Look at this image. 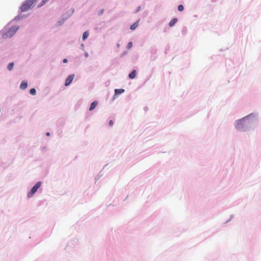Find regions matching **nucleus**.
Listing matches in <instances>:
<instances>
[{
    "label": "nucleus",
    "mask_w": 261,
    "mask_h": 261,
    "mask_svg": "<svg viewBox=\"0 0 261 261\" xmlns=\"http://www.w3.org/2000/svg\"><path fill=\"white\" fill-rule=\"evenodd\" d=\"M36 2V0L25 1L20 7L21 11L24 12L28 11L35 4Z\"/></svg>",
    "instance_id": "obj_1"
},
{
    "label": "nucleus",
    "mask_w": 261,
    "mask_h": 261,
    "mask_svg": "<svg viewBox=\"0 0 261 261\" xmlns=\"http://www.w3.org/2000/svg\"><path fill=\"white\" fill-rule=\"evenodd\" d=\"M19 29V27L18 26H13L10 28L5 33L3 34L2 37L4 39H6L9 37H11L13 36L15 33Z\"/></svg>",
    "instance_id": "obj_2"
},
{
    "label": "nucleus",
    "mask_w": 261,
    "mask_h": 261,
    "mask_svg": "<svg viewBox=\"0 0 261 261\" xmlns=\"http://www.w3.org/2000/svg\"><path fill=\"white\" fill-rule=\"evenodd\" d=\"M248 116H246L244 117L243 119H240L238 120L236 123V127L237 129L241 130H243L245 126V119Z\"/></svg>",
    "instance_id": "obj_3"
},
{
    "label": "nucleus",
    "mask_w": 261,
    "mask_h": 261,
    "mask_svg": "<svg viewBox=\"0 0 261 261\" xmlns=\"http://www.w3.org/2000/svg\"><path fill=\"white\" fill-rule=\"evenodd\" d=\"M41 185V182H37L35 185L32 188L31 191L28 193V196L29 197L32 196L37 191V190L40 187Z\"/></svg>",
    "instance_id": "obj_4"
},
{
    "label": "nucleus",
    "mask_w": 261,
    "mask_h": 261,
    "mask_svg": "<svg viewBox=\"0 0 261 261\" xmlns=\"http://www.w3.org/2000/svg\"><path fill=\"white\" fill-rule=\"evenodd\" d=\"M74 79V75L73 74H71V75H69L66 81H65V86H69L71 83L72 82L73 80Z\"/></svg>",
    "instance_id": "obj_5"
},
{
    "label": "nucleus",
    "mask_w": 261,
    "mask_h": 261,
    "mask_svg": "<svg viewBox=\"0 0 261 261\" xmlns=\"http://www.w3.org/2000/svg\"><path fill=\"white\" fill-rule=\"evenodd\" d=\"M124 92V90L123 89H115V95L114 96V99L115 98V97L117 96V95L120 94Z\"/></svg>",
    "instance_id": "obj_6"
},
{
    "label": "nucleus",
    "mask_w": 261,
    "mask_h": 261,
    "mask_svg": "<svg viewBox=\"0 0 261 261\" xmlns=\"http://www.w3.org/2000/svg\"><path fill=\"white\" fill-rule=\"evenodd\" d=\"M28 87V83L26 81H22L20 85V88L21 90L25 89Z\"/></svg>",
    "instance_id": "obj_7"
},
{
    "label": "nucleus",
    "mask_w": 261,
    "mask_h": 261,
    "mask_svg": "<svg viewBox=\"0 0 261 261\" xmlns=\"http://www.w3.org/2000/svg\"><path fill=\"white\" fill-rule=\"evenodd\" d=\"M97 103H98V102L96 101H94L93 102H92V103L91 104V106L90 107L89 110L92 111L93 109H94L95 108L97 105Z\"/></svg>",
    "instance_id": "obj_8"
},
{
    "label": "nucleus",
    "mask_w": 261,
    "mask_h": 261,
    "mask_svg": "<svg viewBox=\"0 0 261 261\" xmlns=\"http://www.w3.org/2000/svg\"><path fill=\"white\" fill-rule=\"evenodd\" d=\"M177 22V19L175 18H173L172 20H171L169 23V25L170 27H172L173 26L176 22Z\"/></svg>",
    "instance_id": "obj_9"
},
{
    "label": "nucleus",
    "mask_w": 261,
    "mask_h": 261,
    "mask_svg": "<svg viewBox=\"0 0 261 261\" xmlns=\"http://www.w3.org/2000/svg\"><path fill=\"white\" fill-rule=\"evenodd\" d=\"M138 24H139V21H137L136 22H135L134 24H133L132 25H130V29L132 30H134L138 26Z\"/></svg>",
    "instance_id": "obj_10"
},
{
    "label": "nucleus",
    "mask_w": 261,
    "mask_h": 261,
    "mask_svg": "<svg viewBox=\"0 0 261 261\" xmlns=\"http://www.w3.org/2000/svg\"><path fill=\"white\" fill-rule=\"evenodd\" d=\"M136 75V71L135 70H134L131 73H130L129 74L128 76L130 79H133L135 77Z\"/></svg>",
    "instance_id": "obj_11"
},
{
    "label": "nucleus",
    "mask_w": 261,
    "mask_h": 261,
    "mask_svg": "<svg viewBox=\"0 0 261 261\" xmlns=\"http://www.w3.org/2000/svg\"><path fill=\"white\" fill-rule=\"evenodd\" d=\"M89 36V32L88 31H86L84 33L83 35V40H85L86 39L88 38Z\"/></svg>",
    "instance_id": "obj_12"
},
{
    "label": "nucleus",
    "mask_w": 261,
    "mask_h": 261,
    "mask_svg": "<svg viewBox=\"0 0 261 261\" xmlns=\"http://www.w3.org/2000/svg\"><path fill=\"white\" fill-rule=\"evenodd\" d=\"M14 66V62H11L8 65L7 69L9 70H11Z\"/></svg>",
    "instance_id": "obj_13"
},
{
    "label": "nucleus",
    "mask_w": 261,
    "mask_h": 261,
    "mask_svg": "<svg viewBox=\"0 0 261 261\" xmlns=\"http://www.w3.org/2000/svg\"><path fill=\"white\" fill-rule=\"evenodd\" d=\"M30 93L32 95H35L36 94V91L35 89L32 88L30 90Z\"/></svg>",
    "instance_id": "obj_14"
},
{
    "label": "nucleus",
    "mask_w": 261,
    "mask_h": 261,
    "mask_svg": "<svg viewBox=\"0 0 261 261\" xmlns=\"http://www.w3.org/2000/svg\"><path fill=\"white\" fill-rule=\"evenodd\" d=\"M184 7L182 5H180L178 6V10L179 11H180V12L184 10Z\"/></svg>",
    "instance_id": "obj_15"
},
{
    "label": "nucleus",
    "mask_w": 261,
    "mask_h": 261,
    "mask_svg": "<svg viewBox=\"0 0 261 261\" xmlns=\"http://www.w3.org/2000/svg\"><path fill=\"white\" fill-rule=\"evenodd\" d=\"M132 45H133V43H132V42H129L128 43V44H127V48H128V49H130V48H132Z\"/></svg>",
    "instance_id": "obj_16"
},
{
    "label": "nucleus",
    "mask_w": 261,
    "mask_h": 261,
    "mask_svg": "<svg viewBox=\"0 0 261 261\" xmlns=\"http://www.w3.org/2000/svg\"><path fill=\"white\" fill-rule=\"evenodd\" d=\"M113 121H112V120H110V121H109V125H110V126H112V125H113Z\"/></svg>",
    "instance_id": "obj_17"
},
{
    "label": "nucleus",
    "mask_w": 261,
    "mask_h": 261,
    "mask_svg": "<svg viewBox=\"0 0 261 261\" xmlns=\"http://www.w3.org/2000/svg\"><path fill=\"white\" fill-rule=\"evenodd\" d=\"M63 62H64V63H67V60L66 59H64L63 60Z\"/></svg>",
    "instance_id": "obj_18"
},
{
    "label": "nucleus",
    "mask_w": 261,
    "mask_h": 261,
    "mask_svg": "<svg viewBox=\"0 0 261 261\" xmlns=\"http://www.w3.org/2000/svg\"><path fill=\"white\" fill-rule=\"evenodd\" d=\"M46 135H47V136H49V133H46Z\"/></svg>",
    "instance_id": "obj_19"
}]
</instances>
